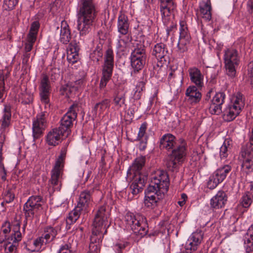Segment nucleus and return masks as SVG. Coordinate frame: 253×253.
Masks as SVG:
<instances>
[{
    "instance_id": "09e8293b",
    "label": "nucleus",
    "mask_w": 253,
    "mask_h": 253,
    "mask_svg": "<svg viewBox=\"0 0 253 253\" xmlns=\"http://www.w3.org/2000/svg\"><path fill=\"white\" fill-rule=\"evenodd\" d=\"M33 245H34L35 247L32 249H30L28 247H27V249L29 251H30L31 252H35L37 249H39L41 248V246L43 245V244H45V242L44 241V239L42 236L39 237L35 240L33 241Z\"/></svg>"
},
{
    "instance_id": "39448f33",
    "label": "nucleus",
    "mask_w": 253,
    "mask_h": 253,
    "mask_svg": "<svg viewBox=\"0 0 253 253\" xmlns=\"http://www.w3.org/2000/svg\"><path fill=\"white\" fill-rule=\"evenodd\" d=\"M224 63L226 75L230 79H234L237 74V69L240 58L238 51L233 48H227L224 51Z\"/></svg>"
},
{
    "instance_id": "7c9ffc66",
    "label": "nucleus",
    "mask_w": 253,
    "mask_h": 253,
    "mask_svg": "<svg viewBox=\"0 0 253 253\" xmlns=\"http://www.w3.org/2000/svg\"><path fill=\"white\" fill-rule=\"evenodd\" d=\"M71 39L70 30L67 22L62 21L61 25L60 40L64 44H67Z\"/></svg>"
},
{
    "instance_id": "a18cd8bd",
    "label": "nucleus",
    "mask_w": 253,
    "mask_h": 253,
    "mask_svg": "<svg viewBox=\"0 0 253 253\" xmlns=\"http://www.w3.org/2000/svg\"><path fill=\"white\" fill-rule=\"evenodd\" d=\"M126 97L123 95H117L114 94L113 103L115 107L118 109L125 104Z\"/></svg>"
},
{
    "instance_id": "20e7f679",
    "label": "nucleus",
    "mask_w": 253,
    "mask_h": 253,
    "mask_svg": "<svg viewBox=\"0 0 253 253\" xmlns=\"http://www.w3.org/2000/svg\"><path fill=\"white\" fill-rule=\"evenodd\" d=\"M67 153V147H63L60 155L56 160L55 165L51 170V177L49 181L50 187H52L54 191H59L62 186V179L64 166V160Z\"/></svg>"
},
{
    "instance_id": "4d7b16f0",
    "label": "nucleus",
    "mask_w": 253,
    "mask_h": 253,
    "mask_svg": "<svg viewBox=\"0 0 253 253\" xmlns=\"http://www.w3.org/2000/svg\"><path fill=\"white\" fill-rule=\"evenodd\" d=\"M70 248V245L66 244L61 246L57 253H71Z\"/></svg>"
},
{
    "instance_id": "393cba45",
    "label": "nucleus",
    "mask_w": 253,
    "mask_h": 253,
    "mask_svg": "<svg viewBox=\"0 0 253 253\" xmlns=\"http://www.w3.org/2000/svg\"><path fill=\"white\" fill-rule=\"evenodd\" d=\"M191 81L197 87H202L204 85V76L197 67H191L188 69Z\"/></svg>"
},
{
    "instance_id": "aec40b11",
    "label": "nucleus",
    "mask_w": 253,
    "mask_h": 253,
    "mask_svg": "<svg viewBox=\"0 0 253 253\" xmlns=\"http://www.w3.org/2000/svg\"><path fill=\"white\" fill-rule=\"evenodd\" d=\"M64 135L66 136V134L59 128H53L47 134L46 142L49 145L57 146L61 142Z\"/></svg>"
},
{
    "instance_id": "6e6552de",
    "label": "nucleus",
    "mask_w": 253,
    "mask_h": 253,
    "mask_svg": "<svg viewBox=\"0 0 253 253\" xmlns=\"http://www.w3.org/2000/svg\"><path fill=\"white\" fill-rule=\"evenodd\" d=\"M245 106L243 95L238 93L233 99L231 104L228 105L223 111V118L226 122L233 121L239 115Z\"/></svg>"
},
{
    "instance_id": "13d9d810",
    "label": "nucleus",
    "mask_w": 253,
    "mask_h": 253,
    "mask_svg": "<svg viewBox=\"0 0 253 253\" xmlns=\"http://www.w3.org/2000/svg\"><path fill=\"white\" fill-rule=\"evenodd\" d=\"M10 224L9 222H5L1 227V230L4 234H7L10 231Z\"/></svg>"
},
{
    "instance_id": "e433bc0d",
    "label": "nucleus",
    "mask_w": 253,
    "mask_h": 253,
    "mask_svg": "<svg viewBox=\"0 0 253 253\" xmlns=\"http://www.w3.org/2000/svg\"><path fill=\"white\" fill-rule=\"evenodd\" d=\"M57 235V230L54 228L49 226L47 227L44 230V241L46 244L52 241Z\"/></svg>"
},
{
    "instance_id": "c756f323",
    "label": "nucleus",
    "mask_w": 253,
    "mask_h": 253,
    "mask_svg": "<svg viewBox=\"0 0 253 253\" xmlns=\"http://www.w3.org/2000/svg\"><path fill=\"white\" fill-rule=\"evenodd\" d=\"M169 51L165 44L160 42L156 44L152 50V55L158 59H161L168 55Z\"/></svg>"
},
{
    "instance_id": "9d476101",
    "label": "nucleus",
    "mask_w": 253,
    "mask_h": 253,
    "mask_svg": "<svg viewBox=\"0 0 253 253\" xmlns=\"http://www.w3.org/2000/svg\"><path fill=\"white\" fill-rule=\"evenodd\" d=\"M114 68V53L112 49H108L105 55L104 64L102 67V76L99 86L100 88H104L111 79Z\"/></svg>"
},
{
    "instance_id": "a211bd4d",
    "label": "nucleus",
    "mask_w": 253,
    "mask_h": 253,
    "mask_svg": "<svg viewBox=\"0 0 253 253\" xmlns=\"http://www.w3.org/2000/svg\"><path fill=\"white\" fill-rule=\"evenodd\" d=\"M190 35L185 21L180 22L179 38L177 43V51L180 53L188 50V45L190 43Z\"/></svg>"
},
{
    "instance_id": "bb28decb",
    "label": "nucleus",
    "mask_w": 253,
    "mask_h": 253,
    "mask_svg": "<svg viewBox=\"0 0 253 253\" xmlns=\"http://www.w3.org/2000/svg\"><path fill=\"white\" fill-rule=\"evenodd\" d=\"M51 86L48 77L42 75L39 86L40 98L49 97Z\"/></svg>"
},
{
    "instance_id": "e2e57ef3",
    "label": "nucleus",
    "mask_w": 253,
    "mask_h": 253,
    "mask_svg": "<svg viewBox=\"0 0 253 253\" xmlns=\"http://www.w3.org/2000/svg\"><path fill=\"white\" fill-rule=\"evenodd\" d=\"M247 9L251 14H253V0H248L247 1Z\"/></svg>"
},
{
    "instance_id": "f03ea898",
    "label": "nucleus",
    "mask_w": 253,
    "mask_h": 253,
    "mask_svg": "<svg viewBox=\"0 0 253 253\" xmlns=\"http://www.w3.org/2000/svg\"><path fill=\"white\" fill-rule=\"evenodd\" d=\"M97 11L93 0H80L77 12V29L80 36H85L91 31Z\"/></svg>"
},
{
    "instance_id": "c85d7f7f",
    "label": "nucleus",
    "mask_w": 253,
    "mask_h": 253,
    "mask_svg": "<svg viewBox=\"0 0 253 253\" xmlns=\"http://www.w3.org/2000/svg\"><path fill=\"white\" fill-rule=\"evenodd\" d=\"M79 48L76 43L69 44L67 52V59L70 63L73 64L78 61L79 59Z\"/></svg>"
},
{
    "instance_id": "2f4dec72",
    "label": "nucleus",
    "mask_w": 253,
    "mask_h": 253,
    "mask_svg": "<svg viewBox=\"0 0 253 253\" xmlns=\"http://www.w3.org/2000/svg\"><path fill=\"white\" fill-rule=\"evenodd\" d=\"M83 212H84V210L77 205L75 209L69 212L68 216L67 217V224L70 225L74 223L78 219ZM66 228L67 229H69L70 227L67 225Z\"/></svg>"
},
{
    "instance_id": "4c0bfd02",
    "label": "nucleus",
    "mask_w": 253,
    "mask_h": 253,
    "mask_svg": "<svg viewBox=\"0 0 253 253\" xmlns=\"http://www.w3.org/2000/svg\"><path fill=\"white\" fill-rule=\"evenodd\" d=\"M110 102L109 99H105L101 102L96 103L93 108V110L96 114L97 113L100 114L108 108L110 106Z\"/></svg>"
},
{
    "instance_id": "bf43d9fd",
    "label": "nucleus",
    "mask_w": 253,
    "mask_h": 253,
    "mask_svg": "<svg viewBox=\"0 0 253 253\" xmlns=\"http://www.w3.org/2000/svg\"><path fill=\"white\" fill-rule=\"evenodd\" d=\"M14 198V195L10 191H7V193L4 196V200L5 203H10L13 200Z\"/></svg>"
},
{
    "instance_id": "ea45409f",
    "label": "nucleus",
    "mask_w": 253,
    "mask_h": 253,
    "mask_svg": "<svg viewBox=\"0 0 253 253\" xmlns=\"http://www.w3.org/2000/svg\"><path fill=\"white\" fill-rule=\"evenodd\" d=\"M130 62L131 66L133 69V71H132L131 72V76H132L133 74H136L139 71L141 70L146 63L145 62H143L142 61L135 60H133V59H130Z\"/></svg>"
},
{
    "instance_id": "8fccbe9b",
    "label": "nucleus",
    "mask_w": 253,
    "mask_h": 253,
    "mask_svg": "<svg viewBox=\"0 0 253 253\" xmlns=\"http://www.w3.org/2000/svg\"><path fill=\"white\" fill-rule=\"evenodd\" d=\"M19 0H4L3 7L6 10H11L18 3Z\"/></svg>"
},
{
    "instance_id": "b1692460",
    "label": "nucleus",
    "mask_w": 253,
    "mask_h": 253,
    "mask_svg": "<svg viewBox=\"0 0 253 253\" xmlns=\"http://www.w3.org/2000/svg\"><path fill=\"white\" fill-rule=\"evenodd\" d=\"M11 117V106L10 105H4L3 115L0 120V130L2 134L8 131V128L10 125Z\"/></svg>"
},
{
    "instance_id": "c9c22d12",
    "label": "nucleus",
    "mask_w": 253,
    "mask_h": 253,
    "mask_svg": "<svg viewBox=\"0 0 253 253\" xmlns=\"http://www.w3.org/2000/svg\"><path fill=\"white\" fill-rule=\"evenodd\" d=\"M230 141L225 140L220 148L219 155L221 160L227 159L231 153Z\"/></svg>"
},
{
    "instance_id": "774afa93",
    "label": "nucleus",
    "mask_w": 253,
    "mask_h": 253,
    "mask_svg": "<svg viewBox=\"0 0 253 253\" xmlns=\"http://www.w3.org/2000/svg\"><path fill=\"white\" fill-rule=\"evenodd\" d=\"M33 46V44H32L29 42H27L25 45V51L26 52H30L32 49Z\"/></svg>"
},
{
    "instance_id": "79ce46f5",
    "label": "nucleus",
    "mask_w": 253,
    "mask_h": 253,
    "mask_svg": "<svg viewBox=\"0 0 253 253\" xmlns=\"http://www.w3.org/2000/svg\"><path fill=\"white\" fill-rule=\"evenodd\" d=\"M145 83L144 81H140L137 83L134 89L133 97L135 99H139L141 95V92L145 89Z\"/></svg>"
},
{
    "instance_id": "052dcab7",
    "label": "nucleus",
    "mask_w": 253,
    "mask_h": 253,
    "mask_svg": "<svg viewBox=\"0 0 253 253\" xmlns=\"http://www.w3.org/2000/svg\"><path fill=\"white\" fill-rule=\"evenodd\" d=\"M37 39V34L29 33L27 36V42L34 44Z\"/></svg>"
},
{
    "instance_id": "4be33fe9",
    "label": "nucleus",
    "mask_w": 253,
    "mask_h": 253,
    "mask_svg": "<svg viewBox=\"0 0 253 253\" xmlns=\"http://www.w3.org/2000/svg\"><path fill=\"white\" fill-rule=\"evenodd\" d=\"M227 201V196L223 191H219L210 201L211 208L213 210L221 209L224 207Z\"/></svg>"
},
{
    "instance_id": "412c9836",
    "label": "nucleus",
    "mask_w": 253,
    "mask_h": 253,
    "mask_svg": "<svg viewBox=\"0 0 253 253\" xmlns=\"http://www.w3.org/2000/svg\"><path fill=\"white\" fill-rule=\"evenodd\" d=\"M93 189L85 190L80 194L77 206L83 209L84 212L88 211V208L92 205L91 195Z\"/></svg>"
},
{
    "instance_id": "6ab92c4d",
    "label": "nucleus",
    "mask_w": 253,
    "mask_h": 253,
    "mask_svg": "<svg viewBox=\"0 0 253 253\" xmlns=\"http://www.w3.org/2000/svg\"><path fill=\"white\" fill-rule=\"evenodd\" d=\"M134 176L129 189L133 196L141 192L145 186L147 176L144 173H133Z\"/></svg>"
},
{
    "instance_id": "864d4df0",
    "label": "nucleus",
    "mask_w": 253,
    "mask_h": 253,
    "mask_svg": "<svg viewBox=\"0 0 253 253\" xmlns=\"http://www.w3.org/2000/svg\"><path fill=\"white\" fill-rule=\"evenodd\" d=\"M126 87L125 84H119L116 89L114 94L117 95H123V96L126 97Z\"/></svg>"
},
{
    "instance_id": "9b49d317",
    "label": "nucleus",
    "mask_w": 253,
    "mask_h": 253,
    "mask_svg": "<svg viewBox=\"0 0 253 253\" xmlns=\"http://www.w3.org/2000/svg\"><path fill=\"white\" fill-rule=\"evenodd\" d=\"M169 184V180L167 172L158 169L152 174L149 186H152L156 190L166 194L168 191Z\"/></svg>"
},
{
    "instance_id": "473e14b6",
    "label": "nucleus",
    "mask_w": 253,
    "mask_h": 253,
    "mask_svg": "<svg viewBox=\"0 0 253 253\" xmlns=\"http://www.w3.org/2000/svg\"><path fill=\"white\" fill-rule=\"evenodd\" d=\"M211 7L210 1H207L200 4V11L201 16L206 21H209L211 19Z\"/></svg>"
},
{
    "instance_id": "c03bdc74",
    "label": "nucleus",
    "mask_w": 253,
    "mask_h": 253,
    "mask_svg": "<svg viewBox=\"0 0 253 253\" xmlns=\"http://www.w3.org/2000/svg\"><path fill=\"white\" fill-rule=\"evenodd\" d=\"M209 110L212 115H219L222 113V106L211 102Z\"/></svg>"
},
{
    "instance_id": "cd10ccee",
    "label": "nucleus",
    "mask_w": 253,
    "mask_h": 253,
    "mask_svg": "<svg viewBox=\"0 0 253 253\" xmlns=\"http://www.w3.org/2000/svg\"><path fill=\"white\" fill-rule=\"evenodd\" d=\"M145 156L137 157L128 169L127 174L142 173L141 170L145 165Z\"/></svg>"
},
{
    "instance_id": "72a5a7b5",
    "label": "nucleus",
    "mask_w": 253,
    "mask_h": 253,
    "mask_svg": "<svg viewBox=\"0 0 253 253\" xmlns=\"http://www.w3.org/2000/svg\"><path fill=\"white\" fill-rule=\"evenodd\" d=\"M245 245L246 252L251 253L253 251V225L248 229L245 237Z\"/></svg>"
},
{
    "instance_id": "de8ad7c7",
    "label": "nucleus",
    "mask_w": 253,
    "mask_h": 253,
    "mask_svg": "<svg viewBox=\"0 0 253 253\" xmlns=\"http://www.w3.org/2000/svg\"><path fill=\"white\" fill-rule=\"evenodd\" d=\"M9 73L7 72L6 75L3 74V72L2 71H0V99H1L3 95L5 92L4 87V80L6 78L7 76H8Z\"/></svg>"
},
{
    "instance_id": "f3484780",
    "label": "nucleus",
    "mask_w": 253,
    "mask_h": 253,
    "mask_svg": "<svg viewBox=\"0 0 253 253\" xmlns=\"http://www.w3.org/2000/svg\"><path fill=\"white\" fill-rule=\"evenodd\" d=\"M175 8L176 5L173 0H160V12L165 25H169L173 20V12Z\"/></svg>"
},
{
    "instance_id": "49530a36",
    "label": "nucleus",
    "mask_w": 253,
    "mask_h": 253,
    "mask_svg": "<svg viewBox=\"0 0 253 253\" xmlns=\"http://www.w3.org/2000/svg\"><path fill=\"white\" fill-rule=\"evenodd\" d=\"M103 53L101 48L98 46L97 48L90 54V58L93 61L98 62L102 57Z\"/></svg>"
},
{
    "instance_id": "0e129e2a",
    "label": "nucleus",
    "mask_w": 253,
    "mask_h": 253,
    "mask_svg": "<svg viewBox=\"0 0 253 253\" xmlns=\"http://www.w3.org/2000/svg\"><path fill=\"white\" fill-rule=\"evenodd\" d=\"M30 56V53H29V52L25 51L23 55V58L22 59V64H26L28 62V61L29 60Z\"/></svg>"
},
{
    "instance_id": "f257e3e1",
    "label": "nucleus",
    "mask_w": 253,
    "mask_h": 253,
    "mask_svg": "<svg viewBox=\"0 0 253 253\" xmlns=\"http://www.w3.org/2000/svg\"><path fill=\"white\" fill-rule=\"evenodd\" d=\"M186 143L183 139L176 141L175 137L170 133L164 135L160 139V147L171 153L168 155L166 166L169 170L177 171L186 156Z\"/></svg>"
},
{
    "instance_id": "4468645a",
    "label": "nucleus",
    "mask_w": 253,
    "mask_h": 253,
    "mask_svg": "<svg viewBox=\"0 0 253 253\" xmlns=\"http://www.w3.org/2000/svg\"><path fill=\"white\" fill-rule=\"evenodd\" d=\"M77 105H72L60 120V125L58 128L66 134V136L70 134L73 122L77 118Z\"/></svg>"
},
{
    "instance_id": "3c124183",
    "label": "nucleus",
    "mask_w": 253,
    "mask_h": 253,
    "mask_svg": "<svg viewBox=\"0 0 253 253\" xmlns=\"http://www.w3.org/2000/svg\"><path fill=\"white\" fill-rule=\"evenodd\" d=\"M131 56H146L145 47L143 45H140L134 48L131 53Z\"/></svg>"
},
{
    "instance_id": "5fc2aeb1",
    "label": "nucleus",
    "mask_w": 253,
    "mask_h": 253,
    "mask_svg": "<svg viewBox=\"0 0 253 253\" xmlns=\"http://www.w3.org/2000/svg\"><path fill=\"white\" fill-rule=\"evenodd\" d=\"M198 246V245H196L195 246L194 242L189 241L188 239L186 245V250L187 251V253H191L192 251L197 250Z\"/></svg>"
},
{
    "instance_id": "37998d69",
    "label": "nucleus",
    "mask_w": 253,
    "mask_h": 253,
    "mask_svg": "<svg viewBox=\"0 0 253 253\" xmlns=\"http://www.w3.org/2000/svg\"><path fill=\"white\" fill-rule=\"evenodd\" d=\"M225 96V93L223 92H217L213 97L211 102L222 106L224 103Z\"/></svg>"
},
{
    "instance_id": "dca6fc26",
    "label": "nucleus",
    "mask_w": 253,
    "mask_h": 253,
    "mask_svg": "<svg viewBox=\"0 0 253 253\" xmlns=\"http://www.w3.org/2000/svg\"><path fill=\"white\" fill-rule=\"evenodd\" d=\"M20 224L16 223L13 225L12 233L4 245L6 253H16L18 242L21 240L22 234L20 232Z\"/></svg>"
},
{
    "instance_id": "a19ab883",
    "label": "nucleus",
    "mask_w": 253,
    "mask_h": 253,
    "mask_svg": "<svg viewBox=\"0 0 253 253\" xmlns=\"http://www.w3.org/2000/svg\"><path fill=\"white\" fill-rule=\"evenodd\" d=\"M120 39L118 40L117 43V48L120 51H124L126 47L127 46L129 42L131 41V38L126 36L125 38H121L119 37Z\"/></svg>"
},
{
    "instance_id": "5701e85b",
    "label": "nucleus",
    "mask_w": 253,
    "mask_h": 253,
    "mask_svg": "<svg viewBox=\"0 0 253 253\" xmlns=\"http://www.w3.org/2000/svg\"><path fill=\"white\" fill-rule=\"evenodd\" d=\"M197 86L190 85L186 90L185 95L187 101L191 104H195L199 102L202 98V94Z\"/></svg>"
},
{
    "instance_id": "2eb2a0df",
    "label": "nucleus",
    "mask_w": 253,
    "mask_h": 253,
    "mask_svg": "<svg viewBox=\"0 0 253 253\" xmlns=\"http://www.w3.org/2000/svg\"><path fill=\"white\" fill-rule=\"evenodd\" d=\"M231 169L230 165H225L216 169L210 177L207 183L208 187L211 189L215 188L225 179Z\"/></svg>"
},
{
    "instance_id": "423d86ee",
    "label": "nucleus",
    "mask_w": 253,
    "mask_h": 253,
    "mask_svg": "<svg viewBox=\"0 0 253 253\" xmlns=\"http://www.w3.org/2000/svg\"><path fill=\"white\" fill-rule=\"evenodd\" d=\"M42 104L44 105V110L38 114L36 120L33 123V135L34 138H39L42 133L46 123V119L49 115L50 108L49 97L40 98Z\"/></svg>"
},
{
    "instance_id": "69168bd1",
    "label": "nucleus",
    "mask_w": 253,
    "mask_h": 253,
    "mask_svg": "<svg viewBox=\"0 0 253 253\" xmlns=\"http://www.w3.org/2000/svg\"><path fill=\"white\" fill-rule=\"evenodd\" d=\"M130 59H133V60H140L146 62V56H130Z\"/></svg>"
},
{
    "instance_id": "603ef678",
    "label": "nucleus",
    "mask_w": 253,
    "mask_h": 253,
    "mask_svg": "<svg viewBox=\"0 0 253 253\" xmlns=\"http://www.w3.org/2000/svg\"><path fill=\"white\" fill-rule=\"evenodd\" d=\"M252 203V199L249 192L245 194L242 198V204L244 208H248Z\"/></svg>"
},
{
    "instance_id": "a878e982",
    "label": "nucleus",
    "mask_w": 253,
    "mask_h": 253,
    "mask_svg": "<svg viewBox=\"0 0 253 253\" xmlns=\"http://www.w3.org/2000/svg\"><path fill=\"white\" fill-rule=\"evenodd\" d=\"M129 28L128 17L125 14L121 13L118 18L117 30L121 35H126Z\"/></svg>"
},
{
    "instance_id": "ddd939ff",
    "label": "nucleus",
    "mask_w": 253,
    "mask_h": 253,
    "mask_svg": "<svg viewBox=\"0 0 253 253\" xmlns=\"http://www.w3.org/2000/svg\"><path fill=\"white\" fill-rule=\"evenodd\" d=\"M42 198L40 196H32L29 197L27 202L24 205L23 211L28 220H32L35 213L42 209Z\"/></svg>"
},
{
    "instance_id": "f704fd0d",
    "label": "nucleus",
    "mask_w": 253,
    "mask_h": 253,
    "mask_svg": "<svg viewBox=\"0 0 253 253\" xmlns=\"http://www.w3.org/2000/svg\"><path fill=\"white\" fill-rule=\"evenodd\" d=\"M147 126V124L145 122L141 124L139 129V131L137 137V140L141 141V145H142L143 149H145L146 148L147 141L148 139V137L146 135Z\"/></svg>"
},
{
    "instance_id": "f8f14e48",
    "label": "nucleus",
    "mask_w": 253,
    "mask_h": 253,
    "mask_svg": "<svg viewBox=\"0 0 253 253\" xmlns=\"http://www.w3.org/2000/svg\"><path fill=\"white\" fill-rule=\"evenodd\" d=\"M165 193L157 191L152 186H149L145 191L144 200L145 206L149 209L156 210L164 197Z\"/></svg>"
},
{
    "instance_id": "6e6d98bb",
    "label": "nucleus",
    "mask_w": 253,
    "mask_h": 253,
    "mask_svg": "<svg viewBox=\"0 0 253 253\" xmlns=\"http://www.w3.org/2000/svg\"><path fill=\"white\" fill-rule=\"evenodd\" d=\"M39 27H40V24H39V22H38V21L34 22L31 25L29 33H33L34 34L37 35Z\"/></svg>"
},
{
    "instance_id": "7ed1b4c3",
    "label": "nucleus",
    "mask_w": 253,
    "mask_h": 253,
    "mask_svg": "<svg viewBox=\"0 0 253 253\" xmlns=\"http://www.w3.org/2000/svg\"><path fill=\"white\" fill-rule=\"evenodd\" d=\"M108 217L109 214L106 211L105 208L104 206L100 207L95 214L93 221L92 235L89 245L90 253H97L99 252V243L102 242L104 234L107 233Z\"/></svg>"
},
{
    "instance_id": "338daca9",
    "label": "nucleus",
    "mask_w": 253,
    "mask_h": 253,
    "mask_svg": "<svg viewBox=\"0 0 253 253\" xmlns=\"http://www.w3.org/2000/svg\"><path fill=\"white\" fill-rule=\"evenodd\" d=\"M166 25L167 26V31L168 34H169V32L176 27V25L173 22V20H171V22L170 23V24Z\"/></svg>"
},
{
    "instance_id": "1a4fd4ad",
    "label": "nucleus",
    "mask_w": 253,
    "mask_h": 253,
    "mask_svg": "<svg viewBox=\"0 0 253 253\" xmlns=\"http://www.w3.org/2000/svg\"><path fill=\"white\" fill-rule=\"evenodd\" d=\"M241 157L243 159L241 170L248 173L253 170V131L252 130L249 142L242 147Z\"/></svg>"
},
{
    "instance_id": "0eeeda50",
    "label": "nucleus",
    "mask_w": 253,
    "mask_h": 253,
    "mask_svg": "<svg viewBox=\"0 0 253 253\" xmlns=\"http://www.w3.org/2000/svg\"><path fill=\"white\" fill-rule=\"evenodd\" d=\"M125 221L128 227H130L136 235L142 237L146 234L148 231L146 223L142 215L127 212L125 215Z\"/></svg>"
},
{
    "instance_id": "680f3d73",
    "label": "nucleus",
    "mask_w": 253,
    "mask_h": 253,
    "mask_svg": "<svg viewBox=\"0 0 253 253\" xmlns=\"http://www.w3.org/2000/svg\"><path fill=\"white\" fill-rule=\"evenodd\" d=\"M127 243H118L116 244L114 247L115 248L117 252V253H121L122 250L125 249L127 246Z\"/></svg>"
},
{
    "instance_id": "58836bf2",
    "label": "nucleus",
    "mask_w": 253,
    "mask_h": 253,
    "mask_svg": "<svg viewBox=\"0 0 253 253\" xmlns=\"http://www.w3.org/2000/svg\"><path fill=\"white\" fill-rule=\"evenodd\" d=\"M203 238V233L201 230H197L193 232L189 238V241L194 242L195 245L199 246Z\"/></svg>"
}]
</instances>
